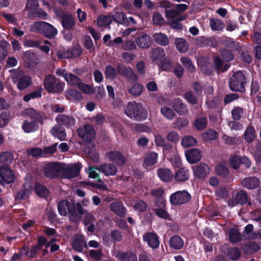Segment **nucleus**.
<instances>
[{"label": "nucleus", "instance_id": "1", "mask_svg": "<svg viewBox=\"0 0 261 261\" xmlns=\"http://www.w3.org/2000/svg\"><path fill=\"white\" fill-rule=\"evenodd\" d=\"M125 113L130 118L140 121L145 119L147 117L142 105L135 102L128 103L125 109Z\"/></svg>", "mask_w": 261, "mask_h": 261}, {"label": "nucleus", "instance_id": "2", "mask_svg": "<svg viewBox=\"0 0 261 261\" xmlns=\"http://www.w3.org/2000/svg\"><path fill=\"white\" fill-rule=\"evenodd\" d=\"M44 86L48 92L60 93L63 91L65 84L57 80L54 76L48 75L44 79Z\"/></svg>", "mask_w": 261, "mask_h": 261}, {"label": "nucleus", "instance_id": "3", "mask_svg": "<svg viewBox=\"0 0 261 261\" xmlns=\"http://www.w3.org/2000/svg\"><path fill=\"white\" fill-rule=\"evenodd\" d=\"M245 81V77L242 72L238 71L234 72L229 80L230 89L233 91L244 92Z\"/></svg>", "mask_w": 261, "mask_h": 261}, {"label": "nucleus", "instance_id": "4", "mask_svg": "<svg viewBox=\"0 0 261 261\" xmlns=\"http://www.w3.org/2000/svg\"><path fill=\"white\" fill-rule=\"evenodd\" d=\"M74 207V205L70 203L67 200H63L61 201L58 204V211L60 214L62 216H65L67 214V211L69 212V219L73 222H75L79 219V216L77 214H74L71 209Z\"/></svg>", "mask_w": 261, "mask_h": 261}, {"label": "nucleus", "instance_id": "5", "mask_svg": "<svg viewBox=\"0 0 261 261\" xmlns=\"http://www.w3.org/2000/svg\"><path fill=\"white\" fill-rule=\"evenodd\" d=\"M190 199V194L187 191L183 190L172 194L170 197V201L172 205H180L186 203Z\"/></svg>", "mask_w": 261, "mask_h": 261}, {"label": "nucleus", "instance_id": "6", "mask_svg": "<svg viewBox=\"0 0 261 261\" xmlns=\"http://www.w3.org/2000/svg\"><path fill=\"white\" fill-rule=\"evenodd\" d=\"M12 81L17 84V88L22 90L29 87L32 83L30 76L24 75L22 72H18L12 76Z\"/></svg>", "mask_w": 261, "mask_h": 261}, {"label": "nucleus", "instance_id": "7", "mask_svg": "<svg viewBox=\"0 0 261 261\" xmlns=\"http://www.w3.org/2000/svg\"><path fill=\"white\" fill-rule=\"evenodd\" d=\"M63 166L59 163H51L47 164L44 168V174L49 178H55L60 173H62Z\"/></svg>", "mask_w": 261, "mask_h": 261}, {"label": "nucleus", "instance_id": "8", "mask_svg": "<svg viewBox=\"0 0 261 261\" xmlns=\"http://www.w3.org/2000/svg\"><path fill=\"white\" fill-rule=\"evenodd\" d=\"M79 136L85 142H90L94 138L95 133L92 125L87 124L78 129Z\"/></svg>", "mask_w": 261, "mask_h": 261}, {"label": "nucleus", "instance_id": "9", "mask_svg": "<svg viewBox=\"0 0 261 261\" xmlns=\"http://www.w3.org/2000/svg\"><path fill=\"white\" fill-rule=\"evenodd\" d=\"M229 163L232 168L237 169L241 164L244 165L247 168H249L251 166V162L246 156H240L234 155L230 158Z\"/></svg>", "mask_w": 261, "mask_h": 261}, {"label": "nucleus", "instance_id": "10", "mask_svg": "<svg viewBox=\"0 0 261 261\" xmlns=\"http://www.w3.org/2000/svg\"><path fill=\"white\" fill-rule=\"evenodd\" d=\"M56 14L62 19V24L64 29L69 30L75 24L74 18L71 15L66 14L61 10H56Z\"/></svg>", "mask_w": 261, "mask_h": 261}, {"label": "nucleus", "instance_id": "11", "mask_svg": "<svg viewBox=\"0 0 261 261\" xmlns=\"http://www.w3.org/2000/svg\"><path fill=\"white\" fill-rule=\"evenodd\" d=\"M80 166L79 164H70L63 166L62 175L65 178L70 179L75 177L79 173Z\"/></svg>", "mask_w": 261, "mask_h": 261}, {"label": "nucleus", "instance_id": "12", "mask_svg": "<svg viewBox=\"0 0 261 261\" xmlns=\"http://www.w3.org/2000/svg\"><path fill=\"white\" fill-rule=\"evenodd\" d=\"M0 177L2 181L6 183L12 182L15 179L13 171L7 165H3L1 167Z\"/></svg>", "mask_w": 261, "mask_h": 261}, {"label": "nucleus", "instance_id": "13", "mask_svg": "<svg viewBox=\"0 0 261 261\" xmlns=\"http://www.w3.org/2000/svg\"><path fill=\"white\" fill-rule=\"evenodd\" d=\"M188 162L190 164H195L199 161L201 158V152L199 149L194 148L185 152Z\"/></svg>", "mask_w": 261, "mask_h": 261}, {"label": "nucleus", "instance_id": "14", "mask_svg": "<svg viewBox=\"0 0 261 261\" xmlns=\"http://www.w3.org/2000/svg\"><path fill=\"white\" fill-rule=\"evenodd\" d=\"M253 226L252 224H248L245 227L243 234L244 240H253L258 238L260 236L261 238V229L259 230L257 233L253 231Z\"/></svg>", "mask_w": 261, "mask_h": 261}, {"label": "nucleus", "instance_id": "15", "mask_svg": "<svg viewBox=\"0 0 261 261\" xmlns=\"http://www.w3.org/2000/svg\"><path fill=\"white\" fill-rule=\"evenodd\" d=\"M106 156L110 161L117 165H122L125 162L124 157L119 151L109 152L106 154Z\"/></svg>", "mask_w": 261, "mask_h": 261}, {"label": "nucleus", "instance_id": "16", "mask_svg": "<svg viewBox=\"0 0 261 261\" xmlns=\"http://www.w3.org/2000/svg\"><path fill=\"white\" fill-rule=\"evenodd\" d=\"M72 247L77 252H82L85 248H87L83 237L81 234L75 236L72 242Z\"/></svg>", "mask_w": 261, "mask_h": 261}, {"label": "nucleus", "instance_id": "17", "mask_svg": "<svg viewBox=\"0 0 261 261\" xmlns=\"http://www.w3.org/2000/svg\"><path fill=\"white\" fill-rule=\"evenodd\" d=\"M242 186L248 189H254L260 185L259 179L255 177H249L244 178L241 182Z\"/></svg>", "mask_w": 261, "mask_h": 261}, {"label": "nucleus", "instance_id": "18", "mask_svg": "<svg viewBox=\"0 0 261 261\" xmlns=\"http://www.w3.org/2000/svg\"><path fill=\"white\" fill-rule=\"evenodd\" d=\"M143 239L148 246L152 248H156L159 246L160 242L158 236L154 233L148 232L143 236Z\"/></svg>", "mask_w": 261, "mask_h": 261}, {"label": "nucleus", "instance_id": "19", "mask_svg": "<svg viewBox=\"0 0 261 261\" xmlns=\"http://www.w3.org/2000/svg\"><path fill=\"white\" fill-rule=\"evenodd\" d=\"M172 103L173 108L179 115H185L187 113L188 109L186 106L180 99L178 98L174 99Z\"/></svg>", "mask_w": 261, "mask_h": 261}, {"label": "nucleus", "instance_id": "20", "mask_svg": "<svg viewBox=\"0 0 261 261\" xmlns=\"http://www.w3.org/2000/svg\"><path fill=\"white\" fill-rule=\"evenodd\" d=\"M56 120L60 124H62L67 127L73 126L75 123L74 118L65 115H58Z\"/></svg>", "mask_w": 261, "mask_h": 261}, {"label": "nucleus", "instance_id": "21", "mask_svg": "<svg viewBox=\"0 0 261 261\" xmlns=\"http://www.w3.org/2000/svg\"><path fill=\"white\" fill-rule=\"evenodd\" d=\"M166 54L163 49L161 48H156L152 50L150 58L152 61L159 64L161 63L165 57Z\"/></svg>", "mask_w": 261, "mask_h": 261}, {"label": "nucleus", "instance_id": "22", "mask_svg": "<svg viewBox=\"0 0 261 261\" xmlns=\"http://www.w3.org/2000/svg\"><path fill=\"white\" fill-rule=\"evenodd\" d=\"M189 176V170L186 168H181L175 172L174 177L176 181L180 182L188 180Z\"/></svg>", "mask_w": 261, "mask_h": 261}, {"label": "nucleus", "instance_id": "23", "mask_svg": "<svg viewBox=\"0 0 261 261\" xmlns=\"http://www.w3.org/2000/svg\"><path fill=\"white\" fill-rule=\"evenodd\" d=\"M99 171L101 172L106 176H113L117 173L116 167L111 164H105L98 167Z\"/></svg>", "mask_w": 261, "mask_h": 261}, {"label": "nucleus", "instance_id": "24", "mask_svg": "<svg viewBox=\"0 0 261 261\" xmlns=\"http://www.w3.org/2000/svg\"><path fill=\"white\" fill-rule=\"evenodd\" d=\"M137 45L141 48H148L151 45L150 38L145 33H142L136 40Z\"/></svg>", "mask_w": 261, "mask_h": 261}, {"label": "nucleus", "instance_id": "25", "mask_svg": "<svg viewBox=\"0 0 261 261\" xmlns=\"http://www.w3.org/2000/svg\"><path fill=\"white\" fill-rule=\"evenodd\" d=\"M158 154L157 153L151 151L147 153L144 159V165L151 166L156 164L158 162Z\"/></svg>", "mask_w": 261, "mask_h": 261}, {"label": "nucleus", "instance_id": "26", "mask_svg": "<svg viewBox=\"0 0 261 261\" xmlns=\"http://www.w3.org/2000/svg\"><path fill=\"white\" fill-rule=\"evenodd\" d=\"M158 176L161 180L168 182L172 180L173 177V173L167 168H161L158 170Z\"/></svg>", "mask_w": 261, "mask_h": 261}, {"label": "nucleus", "instance_id": "27", "mask_svg": "<svg viewBox=\"0 0 261 261\" xmlns=\"http://www.w3.org/2000/svg\"><path fill=\"white\" fill-rule=\"evenodd\" d=\"M169 245L171 248L174 249H180L184 245V242L179 236L175 235L171 238Z\"/></svg>", "mask_w": 261, "mask_h": 261}, {"label": "nucleus", "instance_id": "28", "mask_svg": "<svg viewBox=\"0 0 261 261\" xmlns=\"http://www.w3.org/2000/svg\"><path fill=\"white\" fill-rule=\"evenodd\" d=\"M76 207L79 213L77 215H79V218H80L81 215L85 214V219L84 220L85 225H88L90 223H93L94 221L93 217L90 214L87 213V212L85 211L82 208L81 203H77L76 204Z\"/></svg>", "mask_w": 261, "mask_h": 261}, {"label": "nucleus", "instance_id": "29", "mask_svg": "<svg viewBox=\"0 0 261 261\" xmlns=\"http://www.w3.org/2000/svg\"><path fill=\"white\" fill-rule=\"evenodd\" d=\"M65 96L67 99L70 101H80L83 99L82 94L74 89H69L65 92Z\"/></svg>", "mask_w": 261, "mask_h": 261}, {"label": "nucleus", "instance_id": "30", "mask_svg": "<svg viewBox=\"0 0 261 261\" xmlns=\"http://www.w3.org/2000/svg\"><path fill=\"white\" fill-rule=\"evenodd\" d=\"M155 42L162 46H167L169 43L168 36L162 33H157L153 35Z\"/></svg>", "mask_w": 261, "mask_h": 261}, {"label": "nucleus", "instance_id": "31", "mask_svg": "<svg viewBox=\"0 0 261 261\" xmlns=\"http://www.w3.org/2000/svg\"><path fill=\"white\" fill-rule=\"evenodd\" d=\"M51 134L60 140H64L66 137L64 129L59 125L55 126L50 130Z\"/></svg>", "mask_w": 261, "mask_h": 261}, {"label": "nucleus", "instance_id": "32", "mask_svg": "<svg viewBox=\"0 0 261 261\" xmlns=\"http://www.w3.org/2000/svg\"><path fill=\"white\" fill-rule=\"evenodd\" d=\"M256 132L254 127L249 125L244 133V139L247 142L253 141L256 137Z\"/></svg>", "mask_w": 261, "mask_h": 261}, {"label": "nucleus", "instance_id": "33", "mask_svg": "<svg viewBox=\"0 0 261 261\" xmlns=\"http://www.w3.org/2000/svg\"><path fill=\"white\" fill-rule=\"evenodd\" d=\"M23 114L36 121H42V116L41 114L32 108L25 109L23 112Z\"/></svg>", "mask_w": 261, "mask_h": 261}, {"label": "nucleus", "instance_id": "34", "mask_svg": "<svg viewBox=\"0 0 261 261\" xmlns=\"http://www.w3.org/2000/svg\"><path fill=\"white\" fill-rule=\"evenodd\" d=\"M208 168L207 165L201 164L193 167V171L196 176L198 178H203L206 174V169Z\"/></svg>", "mask_w": 261, "mask_h": 261}, {"label": "nucleus", "instance_id": "35", "mask_svg": "<svg viewBox=\"0 0 261 261\" xmlns=\"http://www.w3.org/2000/svg\"><path fill=\"white\" fill-rule=\"evenodd\" d=\"M43 34L45 37L48 38H51L55 37L57 33V30L54 28L51 24L46 22Z\"/></svg>", "mask_w": 261, "mask_h": 261}, {"label": "nucleus", "instance_id": "36", "mask_svg": "<svg viewBox=\"0 0 261 261\" xmlns=\"http://www.w3.org/2000/svg\"><path fill=\"white\" fill-rule=\"evenodd\" d=\"M114 21L119 24L128 25V21L125 14L122 12H117L115 14L112 18Z\"/></svg>", "mask_w": 261, "mask_h": 261}, {"label": "nucleus", "instance_id": "37", "mask_svg": "<svg viewBox=\"0 0 261 261\" xmlns=\"http://www.w3.org/2000/svg\"><path fill=\"white\" fill-rule=\"evenodd\" d=\"M111 209L116 214L119 216H123L124 214V207L120 202H115L111 204Z\"/></svg>", "mask_w": 261, "mask_h": 261}, {"label": "nucleus", "instance_id": "38", "mask_svg": "<svg viewBox=\"0 0 261 261\" xmlns=\"http://www.w3.org/2000/svg\"><path fill=\"white\" fill-rule=\"evenodd\" d=\"M175 45L177 50L181 53H186L188 50V45L183 38H177L175 40Z\"/></svg>", "mask_w": 261, "mask_h": 261}, {"label": "nucleus", "instance_id": "39", "mask_svg": "<svg viewBox=\"0 0 261 261\" xmlns=\"http://www.w3.org/2000/svg\"><path fill=\"white\" fill-rule=\"evenodd\" d=\"M161 113L166 119L171 120L175 116L174 111L167 106H164L161 109Z\"/></svg>", "mask_w": 261, "mask_h": 261}, {"label": "nucleus", "instance_id": "40", "mask_svg": "<svg viewBox=\"0 0 261 261\" xmlns=\"http://www.w3.org/2000/svg\"><path fill=\"white\" fill-rule=\"evenodd\" d=\"M230 241L233 243H236L240 242L242 239V237L239 231L234 228H231L228 231Z\"/></svg>", "mask_w": 261, "mask_h": 261}, {"label": "nucleus", "instance_id": "41", "mask_svg": "<svg viewBox=\"0 0 261 261\" xmlns=\"http://www.w3.org/2000/svg\"><path fill=\"white\" fill-rule=\"evenodd\" d=\"M112 21V17L110 15H101L97 17V24L100 27L110 25Z\"/></svg>", "mask_w": 261, "mask_h": 261}, {"label": "nucleus", "instance_id": "42", "mask_svg": "<svg viewBox=\"0 0 261 261\" xmlns=\"http://www.w3.org/2000/svg\"><path fill=\"white\" fill-rule=\"evenodd\" d=\"M38 127V126L35 122H30L28 121H24L22 125L23 130L27 133L33 132L37 130Z\"/></svg>", "mask_w": 261, "mask_h": 261}, {"label": "nucleus", "instance_id": "43", "mask_svg": "<svg viewBox=\"0 0 261 261\" xmlns=\"http://www.w3.org/2000/svg\"><path fill=\"white\" fill-rule=\"evenodd\" d=\"M117 257L125 261H137V256L130 252L119 253Z\"/></svg>", "mask_w": 261, "mask_h": 261}, {"label": "nucleus", "instance_id": "44", "mask_svg": "<svg viewBox=\"0 0 261 261\" xmlns=\"http://www.w3.org/2000/svg\"><path fill=\"white\" fill-rule=\"evenodd\" d=\"M65 80L68 84L75 86H77L81 81L80 78L71 73H68L67 75L65 76Z\"/></svg>", "mask_w": 261, "mask_h": 261}, {"label": "nucleus", "instance_id": "45", "mask_svg": "<svg viewBox=\"0 0 261 261\" xmlns=\"http://www.w3.org/2000/svg\"><path fill=\"white\" fill-rule=\"evenodd\" d=\"M181 143L184 147H189L195 145L197 143V141L192 136H186L182 138Z\"/></svg>", "mask_w": 261, "mask_h": 261}, {"label": "nucleus", "instance_id": "46", "mask_svg": "<svg viewBox=\"0 0 261 261\" xmlns=\"http://www.w3.org/2000/svg\"><path fill=\"white\" fill-rule=\"evenodd\" d=\"M180 60L188 71L193 72L195 71V67L190 59L184 57H181Z\"/></svg>", "mask_w": 261, "mask_h": 261}, {"label": "nucleus", "instance_id": "47", "mask_svg": "<svg viewBox=\"0 0 261 261\" xmlns=\"http://www.w3.org/2000/svg\"><path fill=\"white\" fill-rule=\"evenodd\" d=\"M188 124V120L184 118H178L173 123L174 128L179 130L186 127Z\"/></svg>", "mask_w": 261, "mask_h": 261}, {"label": "nucleus", "instance_id": "48", "mask_svg": "<svg viewBox=\"0 0 261 261\" xmlns=\"http://www.w3.org/2000/svg\"><path fill=\"white\" fill-rule=\"evenodd\" d=\"M83 93L88 94H92L96 89L89 85L86 84L81 81L77 86Z\"/></svg>", "mask_w": 261, "mask_h": 261}, {"label": "nucleus", "instance_id": "49", "mask_svg": "<svg viewBox=\"0 0 261 261\" xmlns=\"http://www.w3.org/2000/svg\"><path fill=\"white\" fill-rule=\"evenodd\" d=\"M210 24L212 29L214 31H220L224 28V23L217 19H211Z\"/></svg>", "mask_w": 261, "mask_h": 261}, {"label": "nucleus", "instance_id": "50", "mask_svg": "<svg viewBox=\"0 0 261 261\" xmlns=\"http://www.w3.org/2000/svg\"><path fill=\"white\" fill-rule=\"evenodd\" d=\"M217 132L212 129H209L202 135V139L206 142H210L217 138Z\"/></svg>", "mask_w": 261, "mask_h": 261}, {"label": "nucleus", "instance_id": "51", "mask_svg": "<svg viewBox=\"0 0 261 261\" xmlns=\"http://www.w3.org/2000/svg\"><path fill=\"white\" fill-rule=\"evenodd\" d=\"M35 192L40 197H45L48 195V191L46 188L40 184H37L35 187Z\"/></svg>", "mask_w": 261, "mask_h": 261}, {"label": "nucleus", "instance_id": "52", "mask_svg": "<svg viewBox=\"0 0 261 261\" xmlns=\"http://www.w3.org/2000/svg\"><path fill=\"white\" fill-rule=\"evenodd\" d=\"M13 160V156L12 154L9 152H2L0 154V164H8L11 163Z\"/></svg>", "mask_w": 261, "mask_h": 261}, {"label": "nucleus", "instance_id": "53", "mask_svg": "<svg viewBox=\"0 0 261 261\" xmlns=\"http://www.w3.org/2000/svg\"><path fill=\"white\" fill-rule=\"evenodd\" d=\"M46 22L44 21H37L34 23L33 25L31 27V30L34 32H43L45 24H46Z\"/></svg>", "mask_w": 261, "mask_h": 261}, {"label": "nucleus", "instance_id": "54", "mask_svg": "<svg viewBox=\"0 0 261 261\" xmlns=\"http://www.w3.org/2000/svg\"><path fill=\"white\" fill-rule=\"evenodd\" d=\"M231 113L234 120H239L244 113V109L239 107H235L231 110Z\"/></svg>", "mask_w": 261, "mask_h": 261}, {"label": "nucleus", "instance_id": "55", "mask_svg": "<svg viewBox=\"0 0 261 261\" xmlns=\"http://www.w3.org/2000/svg\"><path fill=\"white\" fill-rule=\"evenodd\" d=\"M143 89L141 84H137L129 89V93L134 96H139L141 94Z\"/></svg>", "mask_w": 261, "mask_h": 261}, {"label": "nucleus", "instance_id": "56", "mask_svg": "<svg viewBox=\"0 0 261 261\" xmlns=\"http://www.w3.org/2000/svg\"><path fill=\"white\" fill-rule=\"evenodd\" d=\"M27 153L29 155H32L33 157H43V150L39 148L34 147L32 148L27 150Z\"/></svg>", "mask_w": 261, "mask_h": 261}, {"label": "nucleus", "instance_id": "57", "mask_svg": "<svg viewBox=\"0 0 261 261\" xmlns=\"http://www.w3.org/2000/svg\"><path fill=\"white\" fill-rule=\"evenodd\" d=\"M31 190L27 189L25 188L20 190L16 196V199L17 200H20L22 199H27L30 194Z\"/></svg>", "mask_w": 261, "mask_h": 261}, {"label": "nucleus", "instance_id": "58", "mask_svg": "<svg viewBox=\"0 0 261 261\" xmlns=\"http://www.w3.org/2000/svg\"><path fill=\"white\" fill-rule=\"evenodd\" d=\"M154 211L158 217L165 219H170V215L165 208H155Z\"/></svg>", "mask_w": 261, "mask_h": 261}, {"label": "nucleus", "instance_id": "59", "mask_svg": "<svg viewBox=\"0 0 261 261\" xmlns=\"http://www.w3.org/2000/svg\"><path fill=\"white\" fill-rule=\"evenodd\" d=\"M236 199L239 204H244L247 202V195L246 193L244 191H240L238 192L236 196Z\"/></svg>", "mask_w": 261, "mask_h": 261}, {"label": "nucleus", "instance_id": "60", "mask_svg": "<svg viewBox=\"0 0 261 261\" xmlns=\"http://www.w3.org/2000/svg\"><path fill=\"white\" fill-rule=\"evenodd\" d=\"M105 74L107 78L114 79L116 76L117 71L116 69L113 68L111 66H107L106 67Z\"/></svg>", "mask_w": 261, "mask_h": 261}, {"label": "nucleus", "instance_id": "61", "mask_svg": "<svg viewBox=\"0 0 261 261\" xmlns=\"http://www.w3.org/2000/svg\"><path fill=\"white\" fill-rule=\"evenodd\" d=\"M167 139L170 142L177 143L179 141V136L175 130L170 131L167 135Z\"/></svg>", "mask_w": 261, "mask_h": 261}, {"label": "nucleus", "instance_id": "62", "mask_svg": "<svg viewBox=\"0 0 261 261\" xmlns=\"http://www.w3.org/2000/svg\"><path fill=\"white\" fill-rule=\"evenodd\" d=\"M8 43L6 41H0V61L7 55V46Z\"/></svg>", "mask_w": 261, "mask_h": 261}, {"label": "nucleus", "instance_id": "63", "mask_svg": "<svg viewBox=\"0 0 261 261\" xmlns=\"http://www.w3.org/2000/svg\"><path fill=\"white\" fill-rule=\"evenodd\" d=\"M84 41V46L87 49L91 50L92 51L94 52L95 50V47L93 46V41L90 37L88 35L85 36Z\"/></svg>", "mask_w": 261, "mask_h": 261}, {"label": "nucleus", "instance_id": "64", "mask_svg": "<svg viewBox=\"0 0 261 261\" xmlns=\"http://www.w3.org/2000/svg\"><path fill=\"white\" fill-rule=\"evenodd\" d=\"M216 172L217 174L225 177L228 175V169L225 166L219 165L216 167Z\"/></svg>", "mask_w": 261, "mask_h": 261}]
</instances>
